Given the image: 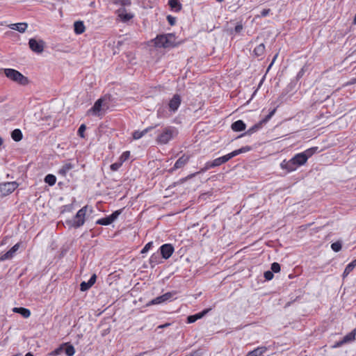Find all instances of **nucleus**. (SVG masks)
Segmentation results:
<instances>
[{
  "mask_svg": "<svg viewBox=\"0 0 356 356\" xmlns=\"http://www.w3.org/2000/svg\"><path fill=\"white\" fill-rule=\"evenodd\" d=\"M153 42L154 46L159 48H170L177 46L175 36L172 33L159 35L153 40Z\"/></svg>",
  "mask_w": 356,
  "mask_h": 356,
  "instance_id": "obj_1",
  "label": "nucleus"
},
{
  "mask_svg": "<svg viewBox=\"0 0 356 356\" xmlns=\"http://www.w3.org/2000/svg\"><path fill=\"white\" fill-rule=\"evenodd\" d=\"M87 206L82 207L79 209L75 216L72 220H67L66 225L69 228H79L81 227L85 222V216L87 211Z\"/></svg>",
  "mask_w": 356,
  "mask_h": 356,
  "instance_id": "obj_2",
  "label": "nucleus"
},
{
  "mask_svg": "<svg viewBox=\"0 0 356 356\" xmlns=\"http://www.w3.org/2000/svg\"><path fill=\"white\" fill-rule=\"evenodd\" d=\"M3 71L6 76L13 81H15L22 86H26L29 83L28 78L24 76L19 71L11 68L4 69Z\"/></svg>",
  "mask_w": 356,
  "mask_h": 356,
  "instance_id": "obj_3",
  "label": "nucleus"
},
{
  "mask_svg": "<svg viewBox=\"0 0 356 356\" xmlns=\"http://www.w3.org/2000/svg\"><path fill=\"white\" fill-rule=\"evenodd\" d=\"M176 133V129L172 127H168L164 129L163 132L158 135L156 141L159 144H167Z\"/></svg>",
  "mask_w": 356,
  "mask_h": 356,
  "instance_id": "obj_4",
  "label": "nucleus"
},
{
  "mask_svg": "<svg viewBox=\"0 0 356 356\" xmlns=\"http://www.w3.org/2000/svg\"><path fill=\"white\" fill-rule=\"evenodd\" d=\"M18 184L16 181L5 182L0 184V195L6 196L12 193L17 187Z\"/></svg>",
  "mask_w": 356,
  "mask_h": 356,
  "instance_id": "obj_5",
  "label": "nucleus"
},
{
  "mask_svg": "<svg viewBox=\"0 0 356 356\" xmlns=\"http://www.w3.org/2000/svg\"><path fill=\"white\" fill-rule=\"evenodd\" d=\"M30 49L36 54H41L44 51L45 42L42 40L31 38L29 41Z\"/></svg>",
  "mask_w": 356,
  "mask_h": 356,
  "instance_id": "obj_6",
  "label": "nucleus"
},
{
  "mask_svg": "<svg viewBox=\"0 0 356 356\" xmlns=\"http://www.w3.org/2000/svg\"><path fill=\"white\" fill-rule=\"evenodd\" d=\"M104 99L103 98H100V99H97L95 102L93 106L88 111L87 114L88 115L92 114L93 115L99 116V113L102 109H104L105 107L106 108H108V105H106L105 104H104Z\"/></svg>",
  "mask_w": 356,
  "mask_h": 356,
  "instance_id": "obj_7",
  "label": "nucleus"
},
{
  "mask_svg": "<svg viewBox=\"0 0 356 356\" xmlns=\"http://www.w3.org/2000/svg\"><path fill=\"white\" fill-rule=\"evenodd\" d=\"M122 210H116L110 216H108L105 218H100L97 220L96 224L101 225H111L113 222H114L118 216L121 214Z\"/></svg>",
  "mask_w": 356,
  "mask_h": 356,
  "instance_id": "obj_8",
  "label": "nucleus"
},
{
  "mask_svg": "<svg viewBox=\"0 0 356 356\" xmlns=\"http://www.w3.org/2000/svg\"><path fill=\"white\" fill-rule=\"evenodd\" d=\"M159 250V254L161 255L162 258L164 259H168L172 256L175 249L172 244L165 243L160 247Z\"/></svg>",
  "mask_w": 356,
  "mask_h": 356,
  "instance_id": "obj_9",
  "label": "nucleus"
},
{
  "mask_svg": "<svg viewBox=\"0 0 356 356\" xmlns=\"http://www.w3.org/2000/svg\"><path fill=\"white\" fill-rule=\"evenodd\" d=\"M181 102V99L179 95L175 94L172 99L169 101L168 106L170 111L175 113L179 108Z\"/></svg>",
  "mask_w": 356,
  "mask_h": 356,
  "instance_id": "obj_10",
  "label": "nucleus"
},
{
  "mask_svg": "<svg viewBox=\"0 0 356 356\" xmlns=\"http://www.w3.org/2000/svg\"><path fill=\"white\" fill-rule=\"evenodd\" d=\"M190 156L183 154L180 158L175 162L174 166L169 170L170 172H172L175 170L183 168L189 161Z\"/></svg>",
  "mask_w": 356,
  "mask_h": 356,
  "instance_id": "obj_11",
  "label": "nucleus"
},
{
  "mask_svg": "<svg viewBox=\"0 0 356 356\" xmlns=\"http://www.w3.org/2000/svg\"><path fill=\"white\" fill-rule=\"evenodd\" d=\"M280 167L282 169L285 170L287 172H293L298 168V166L296 165L292 158L289 161L286 159L282 161V162L280 163Z\"/></svg>",
  "mask_w": 356,
  "mask_h": 356,
  "instance_id": "obj_12",
  "label": "nucleus"
},
{
  "mask_svg": "<svg viewBox=\"0 0 356 356\" xmlns=\"http://www.w3.org/2000/svg\"><path fill=\"white\" fill-rule=\"evenodd\" d=\"M117 13L118 17L120 18V21L124 23L129 22L134 17V15L127 13V10L124 8H119L117 10Z\"/></svg>",
  "mask_w": 356,
  "mask_h": 356,
  "instance_id": "obj_13",
  "label": "nucleus"
},
{
  "mask_svg": "<svg viewBox=\"0 0 356 356\" xmlns=\"http://www.w3.org/2000/svg\"><path fill=\"white\" fill-rule=\"evenodd\" d=\"M19 248V243H16L15 245H13L8 252L3 254L1 257V261H5L8 259H10L13 257L15 253L17 251V250Z\"/></svg>",
  "mask_w": 356,
  "mask_h": 356,
  "instance_id": "obj_14",
  "label": "nucleus"
},
{
  "mask_svg": "<svg viewBox=\"0 0 356 356\" xmlns=\"http://www.w3.org/2000/svg\"><path fill=\"white\" fill-rule=\"evenodd\" d=\"M232 154L231 153H229L226 155H224L222 156H220L219 158H217L216 159H214L213 161H212V165H213L214 168L215 167H217V166H219L226 162H227L228 161H229L231 159H232Z\"/></svg>",
  "mask_w": 356,
  "mask_h": 356,
  "instance_id": "obj_15",
  "label": "nucleus"
},
{
  "mask_svg": "<svg viewBox=\"0 0 356 356\" xmlns=\"http://www.w3.org/2000/svg\"><path fill=\"white\" fill-rule=\"evenodd\" d=\"M97 276L95 274H93L88 282H82L80 284V290L81 291H86L88 290L96 282Z\"/></svg>",
  "mask_w": 356,
  "mask_h": 356,
  "instance_id": "obj_16",
  "label": "nucleus"
},
{
  "mask_svg": "<svg viewBox=\"0 0 356 356\" xmlns=\"http://www.w3.org/2000/svg\"><path fill=\"white\" fill-rule=\"evenodd\" d=\"M210 310V309H207L201 312H199L197 314H195L194 315H191L187 317V323H195L197 320L202 318L205 314L208 313V312Z\"/></svg>",
  "mask_w": 356,
  "mask_h": 356,
  "instance_id": "obj_17",
  "label": "nucleus"
},
{
  "mask_svg": "<svg viewBox=\"0 0 356 356\" xmlns=\"http://www.w3.org/2000/svg\"><path fill=\"white\" fill-rule=\"evenodd\" d=\"M10 29L16 30L19 33H24L28 27V24L26 22L10 24L8 26Z\"/></svg>",
  "mask_w": 356,
  "mask_h": 356,
  "instance_id": "obj_18",
  "label": "nucleus"
},
{
  "mask_svg": "<svg viewBox=\"0 0 356 356\" xmlns=\"http://www.w3.org/2000/svg\"><path fill=\"white\" fill-rule=\"evenodd\" d=\"M292 159L298 168L304 165L307 161V156L301 152L296 154L294 156L292 157Z\"/></svg>",
  "mask_w": 356,
  "mask_h": 356,
  "instance_id": "obj_19",
  "label": "nucleus"
},
{
  "mask_svg": "<svg viewBox=\"0 0 356 356\" xmlns=\"http://www.w3.org/2000/svg\"><path fill=\"white\" fill-rule=\"evenodd\" d=\"M231 127L234 131H242L245 129L246 124L243 120H238L232 123Z\"/></svg>",
  "mask_w": 356,
  "mask_h": 356,
  "instance_id": "obj_20",
  "label": "nucleus"
},
{
  "mask_svg": "<svg viewBox=\"0 0 356 356\" xmlns=\"http://www.w3.org/2000/svg\"><path fill=\"white\" fill-rule=\"evenodd\" d=\"M168 5L170 6L171 10L175 12H179L182 8V5L179 0H169Z\"/></svg>",
  "mask_w": 356,
  "mask_h": 356,
  "instance_id": "obj_21",
  "label": "nucleus"
},
{
  "mask_svg": "<svg viewBox=\"0 0 356 356\" xmlns=\"http://www.w3.org/2000/svg\"><path fill=\"white\" fill-rule=\"evenodd\" d=\"M13 312L21 314L24 318H29L31 316L30 310L24 307H14Z\"/></svg>",
  "mask_w": 356,
  "mask_h": 356,
  "instance_id": "obj_22",
  "label": "nucleus"
},
{
  "mask_svg": "<svg viewBox=\"0 0 356 356\" xmlns=\"http://www.w3.org/2000/svg\"><path fill=\"white\" fill-rule=\"evenodd\" d=\"M74 30L75 33L81 34L85 31V26L82 21H76L74 24Z\"/></svg>",
  "mask_w": 356,
  "mask_h": 356,
  "instance_id": "obj_23",
  "label": "nucleus"
},
{
  "mask_svg": "<svg viewBox=\"0 0 356 356\" xmlns=\"http://www.w3.org/2000/svg\"><path fill=\"white\" fill-rule=\"evenodd\" d=\"M266 347H258L248 353L245 356H260L266 351Z\"/></svg>",
  "mask_w": 356,
  "mask_h": 356,
  "instance_id": "obj_24",
  "label": "nucleus"
},
{
  "mask_svg": "<svg viewBox=\"0 0 356 356\" xmlns=\"http://www.w3.org/2000/svg\"><path fill=\"white\" fill-rule=\"evenodd\" d=\"M74 168V165L71 163H65L62 168L58 170V173L65 177L66 176L67 173L72 170Z\"/></svg>",
  "mask_w": 356,
  "mask_h": 356,
  "instance_id": "obj_25",
  "label": "nucleus"
},
{
  "mask_svg": "<svg viewBox=\"0 0 356 356\" xmlns=\"http://www.w3.org/2000/svg\"><path fill=\"white\" fill-rule=\"evenodd\" d=\"M262 127L261 122H258L253 125L252 127H250L247 131L241 134L239 137L243 136L245 135H251L254 134V132L257 131L259 129H260Z\"/></svg>",
  "mask_w": 356,
  "mask_h": 356,
  "instance_id": "obj_26",
  "label": "nucleus"
},
{
  "mask_svg": "<svg viewBox=\"0 0 356 356\" xmlns=\"http://www.w3.org/2000/svg\"><path fill=\"white\" fill-rule=\"evenodd\" d=\"M11 137L16 142L20 141L23 138L22 132L19 129H15L11 132Z\"/></svg>",
  "mask_w": 356,
  "mask_h": 356,
  "instance_id": "obj_27",
  "label": "nucleus"
},
{
  "mask_svg": "<svg viewBox=\"0 0 356 356\" xmlns=\"http://www.w3.org/2000/svg\"><path fill=\"white\" fill-rule=\"evenodd\" d=\"M355 335L356 330L355 329L348 334H347L346 336H344L343 338L342 339V341L344 342V343L353 341L355 339Z\"/></svg>",
  "mask_w": 356,
  "mask_h": 356,
  "instance_id": "obj_28",
  "label": "nucleus"
},
{
  "mask_svg": "<svg viewBox=\"0 0 356 356\" xmlns=\"http://www.w3.org/2000/svg\"><path fill=\"white\" fill-rule=\"evenodd\" d=\"M160 254L159 252L154 253L149 258V264L152 267H154L156 264L160 263Z\"/></svg>",
  "mask_w": 356,
  "mask_h": 356,
  "instance_id": "obj_29",
  "label": "nucleus"
},
{
  "mask_svg": "<svg viewBox=\"0 0 356 356\" xmlns=\"http://www.w3.org/2000/svg\"><path fill=\"white\" fill-rule=\"evenodd\" d=\"M264 52L265 45L263 43L257 46L253 51L254 56L257 57L261 56L262 55H264Z\"/></svg>",
  "mask_w": 356,
  "mask_h": 356,
  "instance_id": "obj_30",
  "label": "nucleus"
},
{
  "mask_svg": "<svg viewBox=\"0 0 356 356\" xmlns=\"http://www.w3.org/2000/svg\"><path fill=\"white\" fill-rule=\"evenodd\" d=\"M152 129V127H148L143 130L142 131H136L133 133V138L135 140L140 139L142 138L145 134H147L149 130Z\"/></svg>",
  "mask_w": 356,
  "mask_h": 356,
  "instance_id": "obj_31",
  "label": "nucleus"
},
{
  "mask_svg": "<svg viewBox=\"0 0 356 356\" xmlns=\"http://www.w3.org/2000/svg\"><path fill=\"white\" fill-rule=\"evenodd\" d=\"M251 149L252 148L250 146H245V147H242L241 148H240L238 149H236V150L232 152L231 154H232V157H234L240 154L249 152L251 150Z\"/></svg>",
  "mask_w": 356,
  "mask_h": 356,
  "instance_id": "obj_32",
  "label": "nucleus"
},
{
  "mask_svg": "<svg viewBox=\"0 0 356 356\" xmlns=\"http://www.w3.org/2000/svg\"><path fill=\"white\" fill-rule=\"evenodd\" d=\"M45 183L48 184L49 186H54L56 181V177L54 175L49 174L44 177Z\"/></svg>",
  "mask_w": 356,
  "mask_h": 356,
  "instance_id": "obj_33",
  "label": "nucleus"
},
{
  "mask_svg": "<svg viewBox=\"0 0 356 356\" xmlns=\"http://www.w3.org/2000/svg\"><path fill=\"white\" fill-rule=\"evenodd\" d=\"M64 345L66 346L65 349V353L67 355V356H73L75 353V349L74 346L68 343H65Z\"/></svg>",
  "mask_w": 356,
  "mask_h": 356,
  "instance_id": "obj_34",
  "label": "nucleus"
},
{
  "mask_svg": "<svg viewBox=\"0 0 356 356\" xmlns=\"http://www.w3.org/2000/svg\"><path fill=\"white\" fill-rule=\"evenodd\" d=\"M317 149H318L317 147H314L309 148L301 153L305 154L307 156V161L309 158H310L314 154H315L316 152Z\"/></svg>",
  "mask_w": 356,
  "mask_h": 356,
  "instance_id": "obj_35",
  "label": "nucleus"
},
{
  "mask_svg": "<svg viewBox=\"0 0 356 356\" xmlns=\"http://www.w3.org/2000/svg\"><path fill=\"white\" fill-rule=\"evenodd\" d=\"M163 302H165L164 300H163V296H158V297L154 298L153 300H152L149 302H147L146 305L147 306H151V305H153L161 304Z\"/></svg>",
  "mask_w": 356,
  "mask_h": 356,
  "instance_id": "obj_36",
  "label": "nucleus"
},
{
  "mask_svg": "<svg viewBox=\"0 0 356 356\" xmlns=\"http://www.w3.org/2000/svg\"><path fill=\"white\" fill-rule=\"evenodd\" d=\"M176 291L167 292L162 295L164 302L170 300L173 298L174 296L176 295Z\"/></svg>",
  "mask_w": 356,
  "mask_h": 356,
  "instance_id": "obj_37",
  "label": "nucleus"
},
{
  "mask_svg": "<svg viewBox=\"0 0 356 356\" xmlns=\"http://www.w3.org/2000/svg\"><path fill=\"white\" fill-rule=\"evenodd\" d=\"M276 111V108H273L263 120L259 121V122H261V124H266L275 114Z\"/></svg>",
  "mask_w": 356,
  "mask_h": 356,
  "instance_id": "obj_38",
  "label": "nucleus"
},
{
  "mask_svg": "<svg viewBox=\"0 0 356 356\" xmlns=\"http://www.w3.org/2000/svg\"><path fill=\"white\" fill-rule=\"evenodd\" d=\"M341 248L342 245L341 243L339 241L334 242L331 245L332 250L335 252H338L339 251H340L341 250Z\"/></svg>",
  "mask_w": 356,
  "mask_h": 356,
  "instance_id": "obj_39",
  "label": "nucleus"
},
{
  "mask_svg": "<svg viewBox=\"0 0 356 356\" xmlns=\"http://www.w3.org/2000/svg\"><path fill=\"white\" fill-rule=\"evenodd\" d=\"M129 156H130V152L125 151L120 156L119 161L123 163L124 161H126L129 158Z\"/></svg>",
  "mask_w": 356,
  "mask_h": 356,
  "instance_id": "obj_40",
  "label": "nucleus"
},
{
  "mask_svg": "<svg viewBox=\"0 0 356 356\" xmlns=\"http://www.w3.org/2000/svg\"><path fill=\"white\" fill-rule=\"evenodd\" d=\"M114 3L120 4L122 6H129L131 5V0H115Z\"/></svg>",
  "mask_w": 356,
  "mask_h": 356,
  "instance_id": "obj_41",
  "label": "nucleus"
},
{
  "mask_svg": "<svg viewBox=\"0 0 356 356\" xmlns=\"http://www.w3.org/2000/svg\"><path fill=\"white\" fill-rule=\"evenodd\" d=\"M354 268H353L350 264H348L343 273V277H347L349 275V273L353 270Z\"/></svg>",
  "mask_w": 356,
  "mask_h": 356,
  "instance_id": "obj_42",
  "label": "nucleus"
},
{
  "mask_svg": "<svg viewBox=\"0 0 356 356\" xmlns=\"http://www.w3.org/2000/svg\"><path fill=\"white\" fill-rule=\"evenodd\" d=\"M212 165V161H208L205 163V165L204 168H202L200 171L199 172L200 173H202V172H206L207 170H208L210 168H214L213 165Z\"/></svg>",
  "mask_w": 356,
  "mask_h": 356,
  "instance_id": "obj_43",
  "label": "nucleus"
},
{
  "mask_svg": "<svg viewBox=\"0 0 356 356\" xmlns=\"http://www.w3.org/2000/svg\"><path fill=\"white\" fill-rule=\"evenodd\" d=\"M271 271L273 273H278L280 271V265L277 262H274L271 264Z\"/></svg>",
  "mask_w": 356,
  "mask_h": 356,
  "instance_id": "obj_44",
  "label": "nucleus"
},
{
  "mask_svg": "<svg viewBox=\"0 0 356 356\" xmlns=\"http://www.w3.org/2000/svg\"><path fill=\"white\" fill-rule=\"evenodd\" d=\"M122 165L120 161L111 165L110 168L112 171H117Z\"/></svg>",
  "mask_w": 356,
  "mask_h": 356,
  "instance_id": "obj_45",
  "label": "nucleus"
},
{
  "mask_svg": "<svg viewBox=\"0 0 356 356\" xmlns=\"http://www.w3.org/2000/svg\"><path fill=\"white\" fill-rule=\"evenodd\" d=\"M86 126L84 124H82L79 129H78V135L81 137V138H84L85 136H84V131H86Z\"/></svg>",
  "mask_w": 356,
  "mask_h": 356,
  "instance_id": "obj_46",
  "label": "nucleus"
},
{
  "mask_svg": "<svg viewBox=\"0 0 356 356\" xmlns=\"http://www.w3.org/2000/svg\"><path fill=\"white\" fill-rule=\"evenodd\" d=\"M153 246V242H149L147 243L145 247L142 249V250L140 251V253L141 254H145L146 252H147Z\"/></svg>",
  "mask_w": 356,
  "mask_h": 356,
  "instance_id": "obj_47",
  "label": "nucleus"
},
{
  "mask_svg": "<svg viewBox=\"0 0 356 356\" xmlns=\"http://www.w3.org/2000/svg\"><path fill=\"white\" fill-rule=\"evenodd\" d=\"M63 346H60V347L57 348L54 350L51 351L49 355L50 356H57L63 351Z\"/></svg>",
  "mask_w": 356,
  "mask_h": 356,
  "instance_id": "obj_48",
  "label": "nucleus"
},
{
  "mask_svg": "<svg viewBox=\"0 0 356 356\" xmlns=\"http://www.w3.org/2000/svg\"><path fill=\"white\" fill-rule=\"evenodd\" d=\"M264 277L266 280L269 281L273 278V273L271 270H267L264 273Z\"/></svg>",
  "mask_w": 356,
  "mask_h": 356,
  "instance_id": "obj_49",
  "label": "nucleus"
},
{
  "mask_svg": "<svg viewBox=\"0 0 356 356\" xmlns=\"http://www.w3.org/2000/svg\"><path fill=\"white\" fill-rule=\"evenodd\" d=\"M73 206L72 204H67L62 207V213L64 212H70L72 210Z\"/></svg>",
  "mask_w": 356,
  "mask_h": 356,
  "instance_id": "obj_50",
  "label": "nucleus"
},
{
  "mask_svg": "<svg viewBox=\"0 0 356 356\" xmlns=\"http://www.w3.org/2000/svg\"><path fill=\"white\" fill-rule=\"evenodd\" d=\"M305 70H305V67H303L300 69V70L298 72V74L296 75V81H298L303 76V75L305 74Z\"/></svg>",
  "mask_w": 356,
  "mask_h": 356,
  "instance_id": "obj_51",
  "label": "nucleus"
},
{
  "mask_svg": "<svg viewBox=\"0 0 356 356\" xmlns=\"http://www.w3.org/2000/svg\"><path fill=\"white\" fill-rule=\"evenodd\" d=\"M167 20L171 26H174L176 23V17L170 15L167 16Z\"/></svg>",
  "mask_w": 356,
  "mask_h": 356,
  "instance_id": "obj_52",
  "label": "nucleus"
},
{
  "mask_svg": "<svg viewBox=\"0 0 356 356\" xmlns=\"http://www.w3.org/2000/svg\"><path fill=\"white\" fill-rule=\"evenodd\" d=\"M270 11V9H264V10H261V14H260L259 16L262 17H266V16H267L269 14Z\"/></svg>",
  "mask_w": 356,
  "mask_h": 356,
  "instance_id": "obj_53",
  "label": "nucleus"
},
{
  "mask_svg": "<svg viewBox=\"0 0 356 356\" xmlns=\"http://www.w3.org/2000/svg\"><path fill=\"white\" fill-rule=\"evenodd\" d=\"M344 343V342L341 340L339 341H337L333 346H332V348H339V347H341V346H343Z\"/></svg>",
  "mask_w": 356,
  "mask_h": 356,
  "instance_id": "obj_54",
  "label": "nucleus"
},
{
  "mask_svg": "<svg viewBox=\"0 0 356 356\" xmlns=\"http://www.w3.org/2000/svg\"><path fill=\"white\" fill-rule=\"evenodd\" d=\"M243 30V25L241 24H238L234 28V31L236 33H240Z\"/></svg>",
  "mask_w": 356,
  "mask_h": 356,
  "instance_id": "obj_55",
  "label": "nucleus"
},
{
  "mask_svg": "<svg viewBox=\"0 0 356 356\" xmlns=\"http://www.w3.org/2000/svg\"><path fill=\"white\" fill-rule=\"evenodd\" d=\"M197 174H200L199 172H195V173H193V174H191L189 175H188L186 178L183 179V181H185V180H187V179H189L193 177H195L196 175Z\"/></svg>",
  "mask_w": 356,
  "mask_h": 356,
  "instance_id": "obj_56",
  "label": "nucleus"
},
{
  "mask_svg": "<svg viewBox=\"0 0 356 356\" xmlns=\"http://www.w3.org/2000/svg\"><path fill=\"white\" fill-rule=\"evenodd\" d=\"M170 325V323H166L165 324H163V325H160L157 327V329H163V328H165V327H167L168 326Z\"/></svg>",
  "mask_w": 356,
  "mask_h": 356,
  "instance_id": "obj_57",
  "label": "nucleus"
},
{
  "mask_svg": "<svg viewBox=\"0 0 356 356\" xmlns=\"http://www.w3.org/2000/svg\"><path fill=\"white\" fill-rule=\"evenodd\" d=\"M163 111V109L162 110L161 108L158 109L157 115H158L159 117H162L163 116V115H162Z\"/></svg>",
  "mask_w": 356,
  "mask_h": 356,
  "instance_id": "obj_58",
  "label": "nucleus"
},
{
  "mask_svg": "<svg viewBox=\"0 0 356 356\" xmlns=\"http://www.w3.org/2000/svg\"><path fill=\"white\" fill-rule=\"evenodd\" d=\"M277 54H276V55L274 56V58H273V60H272L271 63L269 65V66H268V70H269V69L271 67V66L273 65V63H274V61H275V60L276 59V58H277Z\"/></svg>",
  "mask_w": 356,
  "mask_h": 356,
  "instance_id": "obj_59",
  "label": "nucleus"
},
{
  "mask_svg": "<svg viewBox=\"0 0 356 356\" xmlns=\"http://www.w3.org/2000/svg\"><path fill=\"white\" fill-rule=\"evenodd\" d=\"M350 264L353 267L355 268L356 266V259L355 260H353V261H351L350 263Z\"/></svg>",
  "mask_w": 356,
  "mask_h": 356,
  "instance_id": "obj_60",
  "label": "nucleus"
},
{
  "mask_svg": "<svg viewBox=\"0 0 356 356\" xmlns=\"http://www.w3.org/2000/svg\"><path fill=\"white\" fill-rule=\"evenodd\" d=\"M25 356H33V353L31 352L27 353Z\"/></svg>",
  "mask_w": 356,
  "mask_h": 356,
  "instance_id": "obj_61",
  "label": "nucleus"
},
{
  "mask_svg": "<svg viewBox=\"0 0 356 356\" xmlns=\"http://www.w3.org/2000/svg\"><path fill=\"white\" fill-rule=\"evenodd\" d=\"M3 142V140L2 138L0 136V146L2 145Z\"/></svg>",
  "mask_w": 356,
  "mask_h": 356,
  "instance_id": "obj_62",
  "label": "nucleus"
},
{
  "mask_svg": "<svg viewBox=\"0 0 356 356\" xmlns=\"http://www.w3.org/2000/svg\"><path fill=\"white\" fill-rule=\"evenodd\" d=\"M218 2H222L224 0H216Z\"/></svg>",
  "mask_w": 356,
  "mask_h": 356,
  "instance_id": "obj_63",
  "label": "nucleus"
},
{
  "mask_svg": "<svg viewBox=\"0 0 356 356\" xmlns=\"http://www.w3.org/2000/svg\"><path fill=\"white\" fill-rule=\"evenodd\" d=\"M13 356H21V354H17V355H13Z\"/></svg>",
  "mask_w": 356,
  "mask_h": 356,
  "instance_id": "obj_64",
  "label": "nucleus"
}]
</instances>
